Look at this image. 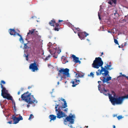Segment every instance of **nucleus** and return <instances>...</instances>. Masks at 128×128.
<instances>
[{"label": "nucleus", "mask_w": 128, "mask_h": 128, "mask_svg": "<svg viewBox=\"0 0 128 128\" xmlns=\"http://www.w3.org/2000/svg\"><path fill=\"white\" fill-rule=\"evenodd\" d=\"M103 64V62L101 58L98 57L96 58L92 64V66L93 68L97 69H98L100 67H101V70L99 69L98 71L96 72V75L98 76L102 74L103 76V78L102 79H101L102 78V76L100 78V79L104 83L106 82L108 84L109 83L108 81L111 80L112 78L109 76L108 74L109 72L108 70L102 66Z\"/></svg>", "instance_id": "obj_1"}, {"label": "nucleus", "mask_w": 128, "mask_h": 128, "mask_svg": "<svg viewBox=\"0 0 128 128\" xmlns=\"http://www.w3.org/2000/svg\"><path fill=\"white\" fill-rule=\"evenodd\" d=\"M21 98L23 100H24L28 104H33L37 102V101L34 97L33 96L31 95V94H29L28 92H27L22 95Z\"/></svg>", "instance_id": "obj_2"}, {"label": "nucleus", "mask_w": 128, "mask_h": 128, "mask_svg": "<svg viewBox=\"0 0 128 128\" xmlns=\"http://www.w3.org/2000/svg\"><path fill=\"white\" fill-rule=\"evenodd\" d=\"M109 98L112 105H115V104H120L122 103L124 99L128 98V94L126 96H119L118 98H115L112 96L111 95H109Z\"/></svg>", "instance_id": "obj_3"}, {"label": "nucleus", "mask_w": 128, "mask_h": 128, "mask_svg": "<svg viewBox=\"0 0 128 128\" xmlns=\"http://www.w3.org/2000/svg\"><path fill=\"white\" fill-rule=\"evenodd\" d=\"M55 108L56 114L58 118H60L63 117H66V115L64 112L61 111L60 109V104H56L55 105Z\"/></svg>", "instance_id": "obj_4"}, {"label": "nucleus", "mask_w": 128, "mask_h": 128, "mask_svg": "<svg viewBox=\"0 0 128 128\" xmlns=\"http://www.w3.org/2000/svg\"><path fill=\"white\" fill-rule=\"evenodd\" d=\"M66 118L64 120V124L66 125L68 124V122H69V124H72L74 123V119L75 118V115L70 114V115L66 116Z\"/></svg>", "instance_id": "obj_5"}, {"label": "nucleus", "mask_w": 128, "mask_h": 128, "mask_svg": "<svg viewBox=\"0 0 128 128\" xmlns=\"http://www.w3.org/2000/svg\"><path fill=\"white\" fill-rule=\"evenodd\" d=\"M58 70V75L59 76H61L62 74H63L64 78H65L70 76L69 70L67 68L64 69L60 68V70Z\"/></svg>", "instance_id": "obj_6"}, {"label": "nucleus", "mask_w": 128, "mask_h": 128, "mask_svg": "<svg viewBox=\"0 0 128 128\" xmlns=\"http://www.w3.org/2000/svg\"><path fill=\"white\" fill-rule=\"evenodd\" d=\"M38 64H37V62H35L31 64L30 65L29 68L33 72L37 71L38 70Z\"/></svg>", "instance_id": "obj_7"}, {"label": "nucleus", "mask_w": 128, "mask_h": 128, "mask_svg": "<svg viewBox=\"0 0 128 128\" xmlns=\"http://www.w3.org/2000/svg\"><path fill=\"white\" fill-rule=\"evenodd\" d=\"M6 83L3 80H2L1 81L0 85L1 86V88L2 89L1 91V95L2 96L5 95V94L8 93V91L6 90V88L3 86L2 84H4Z\"/></svg>", "instance_id": "obj_8"}, {"label": "nucleus", "mask_w": 128, "mask_h": 128, "mask_svg": "<svg viewBox=\"0 0 128 128\" xmlns=\"http://www.w3.org/2000/svg\"><path fill=\"white\" fill-rule=\"evenodd\" d=\"M78 35L79 38L81 40H82L85 37H86L87 36H88V34L85 32H82L80 31L78 33Z\"/></svg>", "instance_id": "obj_9"}, {"label": "nucleus", "mask_w": 128, "mask_h": 128, "mask_svg": "<svg viewBox=\"0 0 128 128\" xmlns=\"http://www.w3.org/2000/svg\"><path fill=\"white\" fill-rule=\"evenodd\" d=\"M2 96L4 98L7 99L8 100H12V97L8 93L5 94V95H3Z\"/></svg>", "instance_id": "obj_10"}, {"label": "nucleus", "mask_w": 128, "mask_h": 128, "mask_svg": "<svg viewBox=\"0 0 128 128\" xmlns=\"http://www.w3.org/2000/svg\"><path fill=\"white\" fill-rule=\"evenodd\" d=\"M80 81L79 80H77L76 79L72 80L71 82L72 84V86L73 87H75L79 84Z\"/></svg>", "instance_id": "obj_11"}, {"label": "nucleus", "mask_w": 128, "mask_h": 128, "mask_svg": "<svg viewBox=\"0 0 128 128\" xmlns=\"http://www.w3.org/2000/svg\"><path fill=\"white\" fill-rule=\"evenodd\" d=\"M71 57L73 58V61L76 63H79L80 64V61L79 60L78 58L76 57L74 54H72Z\"/></svg>", "instance_id": "obj_12"}, {"label": "nucleus", "mask_w": 128, "mask_h": 128, "mask_svg": "<svg viewBox=\"0 0 128 128\" xmlns=\"http://www.w3.org/2000/svg\"><path fill=\"white\" fill-rule=\"evenodd\" d=\"M8 32L11 35H13L14 36H16V32L14 29H10L8 30Z\"/></svg>", "instance_id": "obj_13"}, {"label": "nucleus", "mask_w": 128, "mask_h": 128, "mask_svg": "<svg viewBox=\"0 0 128 128\" xmlns=\"http://www.w3.org/2000/svg\"><path fill=\"white\" fill-rule=\"evenodd\" d=\"M54 30L55 31H58L60 29V27L59 24L58 23H56L55 24L54 26Z\"/></svg>", "instance_id": "obj_14"}, {"label": "nucleus", "mask_w": 128, "mask_h": 128, "mask_svg": "<svg viewBox=\"0 0 128 128\" xmlns=\"http://www.w3.org/2000/svg\"><path fill=\"white\" fill-rule=\"evenodd\" d=\"M12 119L14 122L13 123V124H16L19 122L18 118L15 116L14 115L12 116Z\"/></svg>", "instance_id": "obj_15"}, {"label": "nucleus", "mask_w": 128, "mask_h": 128, "mask_svg": "<svg viewBox=\"0 0 128 128\" xmlns=\"http://www.w3.org/2000/svg\"><path fill=\"white\" fill-rule=\"evenodd\" d=\"M56 116H55L54 115H50L49 116V118L50 119V121L51 122L52 120H55L56 119Z\"/></svg>", "instance_id": "obj_16"}, {"label": "nucleus", "mask_w": 128, "mask_h": 128, "mask_svg": "<svg viewBox=\"0 0 128 128\" xmlns=\"http://www.w3.org/2000/svg\"><path fill=\"white\" fill-rule=\"evenodd\" d=\"M56 23V20L54 19H53L49 22V24L51 26H54V24H55Z\"/></svg>", "instance_id": "obj_17"}, {"label": "nucleus", "mask_w": 128, "mask_h": 128, "mask_svg": "<svg viewBox=\"0 0 128 128\" xmlns=\"http://www.w3.org/2000/svg\"><path fill=\"white\" fill-rule=\"evenodd\" d=\"M35 30H36V29H32L31 30H29V32L27 33V36L30 34H34V32Z\"/></svg>", "instance_id": "obj_18"}, {"label": "nucleus", "mask_w": 128, "mask_h": 128, "mask_svg": "<svg viewBox=\"0 0 128 128\" xmlns=\"http://www.w3.org/2000/svg\"><path fill=\"white\" fill-rule=\"evenodd\" d=\"M102 92L106 96H107L108 95L109 96V95H110L107 92V90H105V88H103L102 90Z\"/></svg>", "instance_id": "obj_19"}, {"label": "nucleus", "mask_w": 128, "mask_h": 128, "mask_svg": "<svg viewBox=\"0 0 128 128\" xmlns=\"http://www.w3.org/2000/svg\"><path fill=\"white\" fill-rule=\"evenodd\" d=\"M67 107V105L66 101H64V105L60 107V108L62 109V108H65L66 107Z\"/></svg>", "instance_id": "obj_20"}, {"label": "nucleus", "mask_w": 128, "mask_h": 128, "mask_svg": "<svg viewBox=\"0 0 128 128\" xmlns=\"http://www.w3.org/2000/svg\"><path fill=\"white\" fill-rule=\"evenodd\" d=\"M111 66V65L110 64H107V66H105L104 67V68H105L106 69V70H111V68H110Z\"/></svg>", "instance_id": "obj_21"}, {"label": "nucleus", "mask_w": 128, "mask_h": 128, "mask_svg": "<svg viewBox=\"0 0 128 128\" xmlns=\"http://www.w3.org/2000/svg\"><path fill=\"white\" fill-rule=\"evenodd\" d=\"M35 38L38 39V40H40L41 38V36L38 35H36L34 36Z\"/></svg>", "instance_id": "obj_22"}, {"label": "nucleus", "mask_w": 128, "mask_h": 128, "mask_svg": "<svg viewBox=\"0 0 128 128\" xmlns=\"http://www.w3.org/2000/svg\"><path fill=\"white\" fill-rule=\"evenodd\" d=\"M19 40L21 42H22V43H23L24 42V40L22 36L20 37Z\"/></svg>", "instance_id": "obj_23"}, {"label": "nucleus", "mask_w": 128, "mask_h": 128, "mask_svg": "<svg viewBox=\"0 0 128 128\" xmlns=\"http://www.w3.org/2000/svg\"><path fill=\"white\" fill-rule=\"evenodd\" d=\"M38 35V31H36V30H35L34 32V36H35L36 35Z\"/></svg>", "instance_id": "obj_24"}, {"label": "nucleus", "mask_w": 128, "mask_h": 128, "mask_svg": "<svg viewBox=\"0 0 128 128\" xmlns=\"http://www.w3.org/2000/svg\"><path fill=\"white\" fill-rule=\"evenodd\" d=\"M27 44H24V47L25 49H27L28 48V47L27 45Z\"/></svg>", "instance_id": "obj_25"}, {"label": "nucleus", "mask_w": 128, "mask_h": 128, "mask_svg": "<svg viewBox=\"0 0 128 128\" xmlns=\"http://www.w3.org/2000/svg\"><path fill=\"white\" fill-rule=\"evenodd\" d=\"M28 54H27V55L26 54H24V57L26 58V59L27 61L28 60Z\"/></svg>", "instance_id": "obj_26"}, {"label": "nucleus", "mask_w": 128, "mask_h": 128, "mask_svg": "<svg viewBox=\"0 0 128 128\" xmlns=\"http://www.w3.org/2000/svg\"><path fill=\"white\" fill-rule=\"evenodd\" d=\"M34 117L32 114H30V116H29V118L28 119V120H30L31 119L33 118Z\"/></svg>", "instance_id": "obj_27"}, {"label": "nucleus", "mask_w": 128, "mask_h": 128, "mask_svg": "<svg viewBox=\"0 0 128 128\" xmlns=\"http://www.w3.org/2000/svg\"><path fill=\"white\" fill-rule=\"evenodd\" d=\"M18 118V120L19 121L20 120H23V118L20 115L19 117Z\"/></svg>", "instance_id": "obj_28"}, {"label": "nucleus", "mask_w": 128, "mask_h": 128, "mask_svg": "<svg viewBox=\"0 0 128 128\" xmlns=\"http://www.w3.org/2000/svg\"><path fill=\"white\" fill-rule=\"evenodd\" d=\"M114 43L116 44H117L118 45L119 44L117 40L115 38L114 39Z\"/></svg>", "instance_id": "obj_29"}, {"label": "nucleus", "mask_w": 128, "mask_h": 128, "mask_svg": "<svg viewBox=\"0 0 128 128\" xmlns=\"http://www.w3.org/2000/svg\"><path fill=\"white\" fill-rule=\"evenodd\" d=\"M88 76H92L93 78L94 77V74L92 72H91L90 73V74Z\"/></svg>", "instance_id": "obj_30"}, {"label": "nucleus", "mask_w": 128, "mask_h": 128, "mask_svg": "<svg viewBox=\"0 0 128 128\" xmlns=\"http://www.w3.org/2000/svg\"><path fill=\"white\" fill-rule=\"evenodd\" d=\"M63 62L65 64L66 62H68V61L67 60H66L65 58L64 59Z\"/></svg>", "instance_id": "obj_31"}, {"label": "nucleus", "mask_w": 128, "mask_h": 128, "mask_svg": "<svg viewBox=\"0 0 128 128\" xmlns=\"http://www.w3.org/2000/svg\"><path fill=\"white\" fill-rule=\"evenodd\" d=\"M50 55H49L48 56H47L44 59V60H48L49 58H50Z\"/></svg>", "instance_id": "obj_32"}, {"label": "nucleus", "mask_w": 128, "mask_h": 128, "mask_svg": "<svg viewBox=\"0 0 128 128\" xmlns=\"http://www.w3.org/2000/svg\"><path fill=\"white\" fill-rule=\"evenodd\" d=\"M122 118V116H119L117 117V118L118 120H120V119H121Z\"/></svg>", "instance_id": "obj_33"}, {"label": "nucleus", "mask_w": 128, "mask_h": 128, "mask_svg": "<svg viewBox=\"0 0 128 128\" xmlns=\"http://www.w3.org/2000/svg\"><path fill=\"white\" fill-rule=\"evenodd\" d=\"M75 29L76 30H77L78 31H80H80L81 32V30H80V29L78 28H75Z\"/></svg>", "instance_id": "obj_34"}, {"label": "nucleus", "mask_w": 128, "mask_h": 128, "mask_svg": "<svg viewBox=\"0 0 128 128\" xmlns=\"http://www.w3.org/2000/svg\"><path fill=\"white\" fill-rule=\"evenodd\" d=\"M63 111H64V112H67V111H68V108H66V109H65L64 110H63L62 109Z\"/></svg>", "instance_id": "obj_35"}, {"label": "nucleus", "mask_w": 128, "mask_h": 128, "mask_svg": "<svg viewBox=\"0 0 128 128\" xmlns=\"http://www.w3.org/2000/svg\"><path fill=\"white\" fill-rule=\"evenodd\" d=\"M13 107L14 108V110L15 111H16V107L15 104H14V106H13Z\"/></svg>", "instance_id": "obj_36"}, {"label": "nucleus", "mask_w": 128, "mask_h": 128, "mask_svg": "<svg viewBox=\"0 0 128 128\" xmlns=\"http://www.w3.org/2000/svg\"><path fill=\"white\" fill-rule=\"evenodd\" d=\"M16 35L19 36L20 37L21 36L20 35L19 33H17L16 32Z\"/></svg>", "instance_id": "obj_37"}, {"label": "nucleus", "mask_w": 128, "mask_h": 128, "mask_svg": "<svg viewBox=\"0 0 128 128\" xmlns=\"http://www.w3.org/2000/svg\"><path fill=\"white\" fill-rule=\"evenodd\" d=\"M116 14H118V13L117 11H115V13H114V15H116Z\"/></svg>", "instance_id": "obj_38"}, {"label": "nucleus", "mask_w": 128, "mask_h": 128, "mask_svg": "<svg viewBox=\"0 0 128 128\" xmlns=\"http://www.w3.org/2000/svg\"><path fill=\"white\" fill-rule=\"evenodd\" d=\"M12 121H9L8 122H7V123L9 124H12Z\"/></svg>", "instance_id": "obj_39"}, {"label": "nucleus", "mask_w": 128, "mask_h": 128, "mask_svg": "<svg viewBox=\"0 0 128 128\" xmlns=\"http://www.w3.org/2000/svg\"><path fill=\"white\" fill-rule=\"evenodd\" d=\"M60 100L64 102V101H66L64 99V98H61V99H60Z\"/></svg>", "instance_id": "obj_40"}, {"label": "nucleus", "mask_w": 128, "mask_h": 128, "mask_svg": "<svg viewBox=\"0 0 128 128\" xmlns=\"http://www.w3.org/2000/svg\"><path fill=\"white\" fill-rule=\"evenodd\" d=\"M98 90H100V84H99V85H98Z\"/></svg>", "instance_id": "obj_41"}, {"label": "nucleus", "mask_w": 128, "mask_h": 128, "mask_svg": "<svg viewBox=\"0 0 128 128\" xmlns=\"http://www.w3.org/2000/svg\"><path fill=\"white\" fill-rule=\"evenodd\" d=\"M63 21H64L63 20H58V23L59 22H63Z\"/></svg>", "instance_id": "obj_42"}, {"label": "nucleus", "mask_w": 128, "mask_h": 128, "mask_svg": "<svg viewBox=\"0 0 128 128\" xmlns=\"http://www.w3.org/2000/svg\"><path fill=\"white\" fill-rule=\"evenodd\" d=\"M98 17H99V18L100 20H101V18H100V14H98Z\"/></svg>", "instance_id": "obj_43"}, {"label": "nucleus", "mask_w": 128, "mask_h": 128, "mask_svg": "<svg viewBox=\"0 0 128 128\" xmlns=\"http://www.w3.org/2000/svg\"><path fill=\"white\" fill-rule=\"evenodd\" d=\"M78 76H79L80 77H82L83 76V75L82 76V75L81 74H79L78 75Z\"/></svg>", "instance_id": "obj_44"}, {"label": "nucleus", "mask_w": 128, "mask_h": 128, "mask_svg": "<svg viewBox=\"0 0 128 128\" xmlns=\"http://www.w3.org/2000/svg\"><path fill=\"white\" fill-rule=\"evenodd\" d=\"M32 87V86H29L28 87V89H29L30 88H31Z\"/></svg>", "instance_id": "obj_45"}, {"label": "nucleus", "mask_w": 128, "mask_h": 128, "mask_svg": "<svg viewBox=\"0 0 128 128\" xmlns=\"http://www.w3.org/2000/svg\"><path fill=\"white\" fill-rule=\"evenodd\" d=\"M101 82V81H98V83L99 84H100Z\"/></svg>", "instance_id": "obj_46"}, {"label": "nucleus", "mask_w": 128, "mask_h": 128, "mask_svg": "<svg viewBox=\"0 0 128 128\" xmlns=\"http://www.w3.org/2000/svg\"><path fill=\"white\" fill-rule=\"evenodd\" d=\"M20 94V91H18V95H19Z\"/></svg>", "instance_id": "obj_47"}, {"label": "nucleus", "mask_w": 128, "mask_h": 128, "mask_svg": "<svg viewBox=\"0 0 128 128\" xmlns=\"http://www.w3.org/2000/svg\"><path fill=\"white\" fill-rule=\"evenodd\" d=\"M114 3L115 4L116 3V0H114L113 1Z\"/></svg>", "instance_id": "obj_48"}, {"label": "nucleus", "mask_w": 128, "mask_h": 128, "mask_svg": "<svg viewBox=\"0 0 128 128\" xmlns=\"http://www.w3.org/2000/svg\"><path fill=\"white\" fill-rule=\"evenodd\" d=\"M70 128H73V127H72V125H71L70 126Z\"/></svg>", "instance_id": "obj_49"}, {"label": "nucleus", "mask_w": 128, "mask_h": 128, "mask_svg": "<svg viewBox=\"0 0 128 128\" xmlns=\"http://www.w3.org/2000/svg\"><path fill=\"white\" fill-rule=\"evenodd\" d=\"M108 3L110 4H112V2H109Z\"/></svg>", "instance_id": "obj_50"}, {"label": "nucleus", "mask_w": 128, "mask_h": 128, "mask_svg": "<svg viewBox=\"0 0 128 128\" xmlns=\"http://www.w3.org/2000/svg\"><path fill=\"white\" fill-rule=\"evenodd\" d=\"M35 16H32L31 18H34V17H35Z\"/></svg>", "instance_id": "obj_51"}, {"label": "nucleus", "mask_w": 128, "mask_h": 128, "mask_svg": "<svg viewBox=\"0 0 128 128\" xmlns=\"http://www.w3.org/2000/svg\"><path fill=\"white\" fill-rule=\"evenodd\" d=\"M103 54H104V53H103V52H102V53H101V55H100V56H102Z\"/></svg>", "instance_id": "obj_52"}, {"label": "nucleus", "mask_w": 128, "mask_h": 128, "mask_svg": "<svg viewBox=\"0 0 128 128\" xmlns=\"http://www.w3.org/2000/svg\"><path fill=\"white\" fill-rule=\"evenodd\" d=\"M113 128H116V126L115 125H113Z\"/></svg>", "instance_id": "obj_53"}, {"label": "nucleus", "mask_w": 128, "mask_h": 128, "mask_svg": "<svg viewBox=\"0 0 128 128\" xmlns=\"http://www.w3.org/2000/svg\"><path fill=\"white\" fill-rule=\"evenodd\" d=\"M30 106V105H28V104L27 105V107L28 108Z\"/></svg>", "instance_id": "obj_54"}, {"label": "nucleus", "mask_w": 128, "mask_h": 128, "mask_svg": "<svg viewBox=\"0 0 128 128\" xmlns=\"http://www.w3.org/2000/svg\"><path fill=\"white\" fill-rule=\"evenodd\" d=\"M23 89H23V88H21V90L22 91V90H23Z\"/></svg>", "instance_id": "obj_55"}, {"label": "nucleus", "mask_w": 128, "mask_h": 128, "mask_svg": "<svg viewBox=\"0 0 128 128\" xmlns=\"http://www.w3.org/2000/svg\"><path fill=\"white\" fill-rule=\"evenodd\" d=\"M108 32H109V33H111V32H110V31H109V30H108Z\"/></svg>", "instance_id": "obj_56"}, {"label": "nucleus", "mask_w": 128, "mask_h": 128, "mask_svg": "<svg viewBox=\"0 0 128 128\" xmlns=\"http://www.w3.org/2000/svg\"><path fill=\"white\" fill-rule=\"evenodd\" d=\"M122 75V76H124V77H125L126 76V75H124V74H123Z\"/></svg>", "instance_id": "obj_57"}, {"label": "nucleus", "mask_w": 128, "mask_h": 128, "mask_svg": "<svg viewBox=\"0 0 128 128\" xmlns=\"http://www.w3.org/2000/svg\"><path fill=\"white\" fill-rule=\"evenodd\" d=\"M109 64L111 65V62H110Z\"/></svg>", "instance_id": "obj_58"}, {"label": "nucleus", "mask_w": 128, "mask_h": 128, "mask_svg": "<svg viewBox=\"0 0 128 128\" xmlns=\"http://www.w3.org/2000/svg\"><path fill=\"white\" fill-rule=\"evenodd\" d=\"M54 57L55 58H57V56H54Z\"/></svg>", "instance_id": "obj_59"}, {"label": "nucleus", "mask_w": 128, "mask_h": 128, "mask_svg": "<svg viewBox=\"0 0 128 128\" xmlns=\"http://www.w3.org/2000/svg\"><path fill=\"white\" fill-rule=\"evenodd\" d=\"M126 78H127V80H128V76H127L126 77Z\"/></svg>", "instance_id": "obj_60"}, {"label": "nucleus", "mask_w": 128, "mask_h": 128, "mask_svg": "<svg viewBox=\"0 0 128 128\" xmlns=\"http://www.w3.org/2000/svg\"><path fill=\"white\" fill-rule=\"evenodd\" d=\"M57 83H58V84H59V82H58Z\"/></svg>", "instance_id": "obj_61"}, {"label": "nucleus", "mask_w": 128, "mask_h": 128, "mask_svg": "<svg viewBox=\"0 0 128 128\" xmlns=\"http://www.w3.org/2000/svg\"><path fill=\"white\" fill-rule=\"evenodd\" d=\"M118 47L119 48H120V46H118Z\"/></svg>", "instance_id": "obj_62"}, {"label": "nucleus", "mask_w": 128, "mask_h": 128, "mask_svg": "<svg viewBox=\"0 0 128 128\" xmlns=\"http://www.w3.org/2000/svg\"><path fill=\"white\" fill-rule=\"evenodd\" d=\"M86 127L87 128H88V126H86Z\"/></svg>", "instance_id": "obj_63"}, {"label": "nucleus", "mask_w": 128, "mask_h": 128, "mask_svg": "<svg viewBox=\"0 0 128 128\" xmlns=\"http://www.w3.org/2000/svg\"><path fill=\"white\" fill-rule=\"evenodd\" d=\"M115 116H116L115 115H114V116H113L115 117Z\"/></svg>", "instance_id": "obj_64"}]
</instances>
